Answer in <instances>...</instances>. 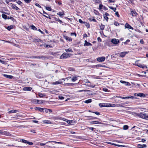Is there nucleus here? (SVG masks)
<instances>
[{
	"label": "nucleus",
	"instance_id": "nucleus-60",
	"mask_svg": "<svg viewBox=\"0 0 148 148\" xmlns=\"http://www.w3.org/2000/svg\"><path fill=\"white\" fill-rule=\"evenodd\" d=\"M104 17L105 19H106L107 21L108 19V17L107 16H105L104 15Z\"/></svg>",
	"mask_w": 148,
	"mask_h": 148
},
{
	"label": "nucleus",
	"instance_id": "nucleus-21",
	"mask_svg": "<svg viewBox=\"0 0 148 148\" xmlns=\"http://www.w3.org/2000/svg\"><path fill=\"white\" fill-rule=\"evenodd\" d=\"M3 75L5 77L8 78L12 79L13 77V76L12 75H8L5 74H3Z\"/></svg>",
	"mask_w": 148,
	"mask_h": 148
},
{
	"label": "nucleus",
	"instance_id": "nucleus-10",
	"mask_svg": "<svg viewBox=\"0 0 148 148\" xmlns=\"http://www.w3.org/2000/svg\"><path fill=\"white\" fill-rule=\"evenodd\" d=\"M120 82L122 84H125L126 86H130V83L128 82L121 80L120 81Z\"/></svg>",
	"mask_w": 148,
	"mask_h": 148
},
{
	"label": "nucleus",
	"instance_id": "nucleus-25",
	"mask_svg": "<svg viewBox=\"0 0 148 148\" xmlns=\"http://www.w3.org/2000/svg\"><path fill=\"white\" fill-rule=\"evenodd\" d=\"M84 45L87 46H91L92 45L90 43L87 42L86 40H85Z\"/></svg>",
	"mask_w": 148,
	"mask_h": 148
},
{
	"label": "nucleus",
	"instance_id": "nucleus-30",
	"mask_svg": "<svg viewBox=\"0 0 148 148\" xmlns=\"http://www.w3.org/2000/svg\"><path fill=\"white\" fill-rule=\"evenodd\" d=\"M92 101V99H88L85 100L84 102L86 103H90Z\"/></svg>",
	"mask_w": 148,
	"mask_h": 148
},
{
	"label": "nucleus",
	"instance_id": "nucleus-13",
	"mask_svg": "<svg viewBox=\"0 0 148 148\" xmlns=\"http://www.w3.org/2000/svg\"><path fill=\"white\" fill-rule=\"evenodd\" d=\"M131 14L133 16H137V14L135 11H132L131 12Z\"/></svg>",
	"mask_w": 148,
	"mask_h": 148
},
{
	"label": "nucleus",
	"instance_id": "nucleus-12",
	"mask_svg": "<svg viewBox=\"0 0 148 148\" xmlns=\"http://www.w3.org/2000/svg\"><path fill=\"white\" fill-rule=\"evenodd\" d=\"M127 53L126 51L122 52L119 53V55L121 57H123Z\"/></svg>",
	"mask_w": 148,
	"mask_h": 148
},
{
	"label": "nucleus",
	"instance_id": "nucleus-33",
	"mask_svg": "<svg viewBox=\"0 0 148 148\" xmlns=\"http://www.w3.org/2000/svg\"><path fill=\"white\" fill-rule=\"evenodd\" d=\"M37 101H38V100L36 99H34L32 101V102L34 103H38Z\"/></svg>",
	"mask_w": 148,
	"mask_h": 148
},
{
	"label": "nucleus",
	"instance_id": "nucleus-40",
	"mask_svg": "<svg viewBox=\"0 0 148 148\" xmlns=\"http://www.w3.org/2000/svg\"><path fill=\"white\" fill-rule=\"evenodd\" d=\"M31 28L33 30H36L37 29V28L34 25H32L31 26Z\"/></svg>",
	"mask_w": 148,
	"mask_h": 148
},
{
	"label": "nucleus",
	"instance_id": "nucleus-59",
	"mask_svg": "<svg viewBox=\"0 0 148 148\" xmlns=\"http://www.w3.org/2000/svg\"><path fill=\"white\" fill-rule=\"evenodd\" d=\"M0 62L2 64H4L5 63V61H2L0 59Z\"/></svg>",
	"mask_w": 148,
	"mask_h": 148
},
{
	"label": "nucleus",
	"instance_id": "nucleus-29",
	"mask_svg": "<svg viewBox=\"0 0 148 148\" xmlns=\"http://www.w3.org/2000/svg\"><path fill=\"white\" fill-rule=\"evenodd\" d=\"M77 79V78L76 76H74L71 78V80L73 82H75Z\"/></svg>",
	"mask_w": 148,
	"mask_h": 148
},
{
	"label": "nucleus",
	"instance_id": "nucleus-48",
	"mask_svg": "<svg viewBox=\"0 0 148 148\" xmlns=\"http://www.w3.org/2000/svg\"><path fill=\"white\" fill-rule=\"evenodd\" d=\"M46 9L48 10L51 11V9L50 7H46Z\"/></svg>",
	"mask_w": 148,
	"mask_h": 148
},
{
	"label": "nucleus",
	"instance_id": "nucleus-51",
	"mask_svg": "<svg viewBox=\"0 0 148 148\" xmlns=\"http://www.w3.org/2000/svg\"><path fill=\"white\" fill-rule=\"evenodd\" d=\"M114 24L115 25H116V26H117L119 25V24L118 22H115L114 23Z\"/></svg>",
	"mask_w": 148,
	"mask_h": 148
},
{
	"label": "nucleus",
	"instance_id": "nucleus-57",
	"mask_svg": "<svg viewBox=\"0 0 148 148\" xmlns=\"http://www.w3.org/2000/svg\"><path fill=\"white\" fill-rule=\"evenodd\" d=\"M115 15H116L118 17H119V14L118 12H116L115 13Z\"/></svg>",
	"mask_w": 148,
	"mask_h": 148
},
{
	"label": "nucleus",
	"instance_id": "nucleus-35",
	"mask_svg": "<svg viewBox=\"0 0 148 148\" xmlns=\"http://www.w3.org/2000/svg\"><path fill=\"white\" fill-rule=\"evenodd\" d=\"M100 28L101 30H103L104 29L105 26L101 24L100 26Z\"/></svg>",
	"mask_w": 148,
	"mask_h": 148
},
{
	"label": "nucleus",
	"instance_id": "nucleus-36",
	"mask_svg": "<svg viewBox=\"0 0 148 148\" xmlns=\"http://www.w3.org/2000/svg\"><path fill=\"white\" fill-rule=\"evenodd\" d=\"M109 8L110 9L113 10L114 12H115L116 10V8H114L112 6H109Z\"/></svg>",
	"mask_w": 148,
	"mask_h": 148
},
{
	"label": "nucleus",
	"instance_id": "nucleus-37",
	"mask_svg": "<svg viewBox=\"0 0 148 148\" xmlns=\"http://www.w3.org/2000/svg\"><path fill=\"white\" fill-rule=\"evenodd\" d=\"M13 25H11L10 26H8L7 27V29L9 30H10L11 29L13 28Z\"/></svg>",
	"mask_w": 148,
	"mask_h": 148
},
{
	"label": "nucleus",
	"instance_id": "nucleus-24",
	"mask_svg": "<svg viewBox=\"0 0 148 148\" xmlns=\"http://www.w3.org/2000/svg\"><path fill=\"white\" fill-rule=\"evenodd\" d=\"M33 41L34 42H39L42 41V40L40 39L37 38V39H34L33 40Z\"/></svg>",
	"mask_w": 148,
	"mask_h": 148
},
{
	"label": "nucleus",
	"instance_id": "nucleus-53",
	"mask_svg": "<svg viewBox=\"0 0 148 148\" xmlns=\"http://www.w3.org/2000/svg\"><path fill=\"white\" fill-rule=\"evenodd\" d=\"M49 109H47V108H45L44 109V111L46 113H48L49 112Z\"/></svg>",
	"mask_w": 148,
	"mask_h": 148
},
{
	"label": "nucleus",
	"instance_id": "nucleus-38",
	"mask_svg": "<svg viewBox=\"0 0 148 148\" xmlns=\"http://www.w3.org/2000/svg\"><path fill=\"white\" fill-rule=\"evenodd\" d=\"M128 128V126L127 125H124L123 126V129L127 130Z\"/></svg>",
	"mask_w": 148,
	"mask_h": 148
},
{
	"label": "nucleus",
	"instance_id": "nucleus-64",
	"mask_svg": "<svg viewBox=\"0 0 148 148\" xmlns=\"http://www.w3.org/2000/svg\"><path fill=\"white\" fill-rule=\"evenodd\" d=\"M140 42L141 44H144V42L143 40L141 39L140 40Z\"/></svg>",
	"mask_w": 148,
	"mask_h": 148
},
{
	"label": "nucleus",
	"instance_id": "nucleus-28",
	"mask_svg": "<svg viewBox=\"0 0 148 148\" xmlns=\"http://www.w3.org/2000/svg\"><path fill=\"white\" fill-rule=\"evenodd\" d=\"M105 107H110L112 106L110 103H104Z\"/></svg>",
	"mask_w": 148,
	"mask_h": 148
},
{
	"label": "nucleus",
	"instance_id": "nucleus-42",
	"mask_svg": "<svg viewBox=\"0 0 148 148\" xmlns=\"http://www.w3.org/2000/svg\"><path fill=\"white\" fill-rule=\"evenodd\" d=\"M99 106L101 107H105L104 103H100Z\"/></svg>",
	"mask_w": 148,
	"mask_h": 148
},
{
	"label": "nucleus",
	"instance_id": "nucleus-2",
	"mask_svg": "<svg viewBox=\"0 0 148 148\" xmlns=\"http://www.w3.org/2000/svg\"><path fill=\"white\" fill-rule=\"evenodd\" d=\"M70 56V55L68 53H63L60 56L61 59H63L66 58Z\"/></svg>",
	"mask_w": 148,
	"mask_h": 148
},
{
	"label": "nucleus",
	"instance_id": "nucleus-46",
	"mask_svg": "<svg viewBox=\"0 0 148 148\" xmlns=\"http://www.w3.org/2000/svg\"><path fill=\"white\" fill-rule=\"evenodd\" d=\"M89 91V90H80L78 91V92H82L83 91H85V92H87V91Z\"/></svg>",
	"mask_w": 148,
	"mask_h": 148
},
{
	"label": "nucleus",
	"instance_id": "nucleus-61",
	"mask_svg": "<svg viewBox=\"0 0 148 148\" xmlns=\"http://www.w3.org/2000/svg\"><path fill=\"white\" fill-rule=\"evenodd\" d=\"M88 129H89V130H90L92 131L94 130V129H95L93 127H88Z\"/></svg>",
	"mask_w": 148,
	"mask_h": 148
},
{
	"label": "nucleus",
	"instance_id": "nucleus-19",
	"mask_svg": "<svg viewBox=\"0 0 148 148\" xmlns=\"http://www.w3.org/2000/svg\"><path fill=\"white\" fill-rule=\"evenodd\" d=\"M86 117L87 118L88 120H93L95 119H98V118L92 116H86Z\"/></svg>",
	"mask_w": 148,
	"mask_h": 148
},
{
	"label": "nucleus",
	"instance_id": "nucleus-50",
	"mask_svg": "<svg viewBox=\"0 0 148 148\" xmlns=\"http://www.w3.org/2000/svg\"><path fill=\"white\" fill-rule=\"evenodd\" d=\"M103 7V5L102 4H100L99 6V10H101L102 8Z\"/></svg>",
	"mask_w": 148,
	"mask_h": 148
},
{
	"label": "nucleus",
	"instance_id": "nucleus-58",
	"mask_svg": "<svg viewBox=\"0 0 148 148\" xmlns=\"http://www.w3.org/2000/svg\"><path fill=\"white\" fill-rule=\"evenodd\" d=\"M97 39L98 41L99 42H101V40L99 37H98L97 38Z\"/></svg>",
	"mask_w": 148,
	"mask_h": 148
},
{
	"label": "nucleus",
	"instance_id": "nucleus-15",
	"mask_svg": "<svg viewBox=\"0 0 148 148\" xmlns=\"http://www.w3.org/2000/svg\"><path fill=\"white\" fill-rule=\"evenodd\" d=\"M67 41H71L72 40V38L70 37H68L67 36H64L63 37Z\"/></svg>",
	"mask_w": 148,
	"mask_h": 148
},
{
	"label": "nucleus",
	"instance_id": "nucleus-54",
	"mask_svg": "<svg viewBox=\"0 0 148 148\" xmlns=\"http://www.w3.org/2000/svg\"><path fill=\"white\" fill-rule=\"evenodd\" d=\"M17 3L19 5H21L22 3V2L20 1H17Z\"/></svg>",
	"mask_w": 148,
	"mask_h": 148
},
{
	"label": "nucleus",
	"instance_id": "nucleus-26",
	"mask_svg": "<svg viewBox=\"0 0 148 148\" xmlns=\"http://www.w3.org/2000/svg\"><path fill=\"white\" fill-rule=\"evenodd\" d=\"M2 16L3 18L5 19H9L10 18L9 17L8 18L7 16L5 14H2Z\"/></svg>",
	"mask_w": 148,
	"mask_h": 148
},
{
	"label": "nucleus",
	"instance_id": "nucleus-52",
	"mask_svg": "<svg viewBox=\"0 0 148 148\" xmlns=\"http://www.w3.org/2000/svg\"><path fill=\"white\" fill-rule=\"evenodd\" d=\"M29 145H32L33 144V143L32 142H30L27 141V143Z\"/></svg>",
	"mask_w": 148,
	"mask_h": 148
},
{
	"label": "nucleus",
	"instance_id": "nucleus-11",
	"mask_svg": "<svg viewBox=\"0 0 148 148\" xmlns=\"http://www.w3.org/2000/svg\"><path fill=\"white\" fill-rule=\"evenodd\" d=\"M11 4L12 5V8L13 9L16 10H20V9L18 7H17L14 4H13L12 3H11Z\"/></svg>",
	"mask_w": 148,
	"mask_h": 148
},
{
	"label": "nucleus",
	"instance_id": "nucleus-44",
	"mask_svg": "<svg viewBox=\"0 0 148 148\" xmlns=\"http://www.w3.org/2000/svg\"><path fill=\"white\" fill-rule=\"evenodd\" d=\"M27 141H28L27 140H24V139H22L21 140V142L23 143H27Z\"/></svg>",
	"mask_w": 148,
	"mask_h": 148
},
{
	"label": "nucleus",
	"instance_id": "nucleus-39",
	"mask_svg": "<svg viewBox=\"0 0 148 148\" xmlns=\"http://www.w3.org/2000/svg\"><path fill=\"white\" fill-rule=\"evenodd\" d=\"M73 83H67L65 84L64 85L66 86H71L73 85Z\"/></svg>",
	"mask_w": 148,
	"mask_h": 148
},
{
	"label": "nucleus",
	"instance_id": "nucleus-6",
	"mask_svg": "<svg viewBox=\"0 0 148 148\" xmlns=\"http://www.w3.org/2000/svg\"><path fill=\"white\" fill-rule=\"evenodd\" d=\"M111 42L112 43L114 44H117L119 42V40L115 38L112 39Z\"/></svg>",
	"mask_w": 148,
	"mask_h": 148
},
{
	"label": "nucleus",
	"instance_id": "nucleus-47",
	"mask_svg": "<svg viewBox=\"0 0 148 148\" xmlns=\"http://www.w3.org/2000/svg\"><path fill=\"white\" fill-rule=\"evenodd\" d=\"M35 5L36 6L38 7H39V8H41V6L38 3H36L35 4Z\"/></svg>",
	"mask_w": 148,
	"mask_h": 148
},
{
	"label": "nucleus",
	"instance_id": "nucleus-55",
	"mask_svg": "<svg viewBox=\"0 0 148 148\" xmlns=\"http://www.w3.org/2000/svg\"><path fill=\"white\" fill-rule=\"evenodd\" d=\"M59 98L60 99H64V97L61 96H59Z\"/></svg>",
	"mask_w": 148,
	"mask_h": 148
},
{
	"label": "nucleus",
	"instance_id": "nucleus-62",
	"mask_svg": "<svg viewBox=\"0 0 148 148\" xmlns=\"http://www.w3.org/2000/svg\"><path fill=\"white\" fill-rule=\"evenodd\" d=\"M130 42V40L129 39L127 40L124 43L125 44H127V43L129 42Z\"/></svg>",
	"mask_w": 148,
	"mask_h": 148
},
{
	"label": "nucleus",
	"instance_id": "nucleus-4",
	"mask_svg": "<svg viewBox=\"0 0 148 148\" xmlns=\"http://www.w3.org/2000/svg\"><path fill=\"white\" fill-rule=\"evenodd\" d=\"M61 80H64V79L63 78L61 79H60L58 81H57L55 82H54L51 83V84L53 85H57L61 84L62 82L61 81Z\"/></svg>",
	"mask_w": 148,
	"mask_h": 148
},
{
	"label": "nucleus",
	"instance_id": "nucleus-49",
	"mask_svg": "<svg viewBox=\"0 0 148 148\" xmlns=\"http://www.w3.org/2000/svg\"><path fill=\"white\" fill-rule=\"evenodd\" d=\"M38 101H37L38 102V103H37L38 104H41L42 103V100H38Z\"/></svg>",
	"mask_w": 148,
	"mask_h": 148
},
{
	"label": "nucleus",
	"instance_id": "nucleus-56",
	"mask_svg": "<svg viewBox=\"0 0 148 148\" xmlns=\"http://www.w3.org/2000/svg\"><path fill=\"white\" fill-rule=\"evenodd\" d=\"M93 112L95 113V114L97 115H99L100 114L99 112Z\"/></svg>",
	"mask_w": 148,
	"mask_h": 148
},
{
	"label": "nucleus",
	"instance_id": "nucleus-14",
	"mask_svg": "<svg viewBox=\"0 0 148 148\" xmlns=\"http://www.w3.org/2000/svg\"><path fill=\"white\" fill-rule=\"evenodd\" d=\"M32 89L31 87H24L23 89L25 91H30Z\"/></svg>",
	"mask_w": 148,
	"mask_h": 148
},
{
	"label": "nucleus",
	"instance_id": "nucleus-43",
	"mask_svg": "<svg viewBox=\"0 0 148 148\" xmlns=\"http://www.w3.org/2000/svg\"><path fill=\"white\" fill-rule=\"evenodd\" d=\"M38 95L40 97H42L44 96V95H43L42 93H39L38 94Z\"/></svg>",
	"mask_w": 148,
	"mask_h": 148
},
{
	"label": "nucleus",
	"instance_id": "nucleus-17",
	"mask_svg": "<svg viewBox=\"0 0 148 148\" xmlns=\"http://www.w3.org/2000/svg\"><path fill=\"white\" fill-rule=\"evenodd\" d=\"M36 110L40 111L41 112H44V109L43 108L39 107H36L35 108Z\"/></svg>",
	"mask_w": 148,
	"mask_h": 148
},
{
	"label": "nucleus",
	"instance_id": "nucleus-41",
	"mask_svg": "<svg viewBox=\"0 0 148 148\" xmlns=\"http://www.w3.org/2000/svg\"><path fill=\"white\" fill-rule=\"evenodd\" d=\"M65 51H66V52H73V51L72 50V49H65Z\"/></svg>",
	"mask_w": 148,
	"mask_h": 148
},
{
	"label": "nucleus",
	"instance_id": "nucleus-1",
	"mask_svg": "<svg viewBox=\"0 0 148 148\" xmlns=\"http://www.w3.org/2000/svg\"><path fill=\"white\" fill-rule=\"evenodd\" d=\"M138 116L142 119L148 120V111L144 112L139 113L138 114Z\"/></svg>",
	"mask_w": 148,
	"mask_h": 148
},
{
	"label": "nucleus",
	"instance_id": "nucleus-31",
	"mask_svg": "<svg viewBox=\"0 0 148 148\" xmlns=\"http://www.w3.org/2000/svg\"><path fill=\"white\" fill-rule=\"evenodd\" d=\"M138 146H140L139 147V148H144V147H147V145L145 144H143L142 145H138Z\"/></svg>",
	"mask_w": 148,
	"mask_h": 148
},
{
	"label": "nucleus",
	"instance_id": "nucleus-5",
	"mask_svg": "<svg viewBox=\"0 0 148 148\" xmlns=\"http://www.w3.org/2000/svg\"><path fill=\"white\" fill-rule=\"evenodd\" d=\"M105 60V57H100L97 59V60L99 62H102L104 61Z\"/></svg>",
	"mask_w": 148,
	"mask_h": 148
},
{
	"label": "nucleus",
	"instance_id": "nucleus-16",
	"mask_svg": "<svg viewBox=\"0 0 148 148\" xmlns=\"http://www.w3.org/2000/svg\"><path fill=\"white\" fill-rule=\"evenodd\" d=\"M125 28H129L132 29H133V28L130 25L127 23H126L125 25Z\"/></svg>",
	"mask_w": 148,
	"mask_h": 148
},
{
	"label": "nucleus",
	"instance_id": "nucleus-20",
	"mask_svg": "<svg viewBox=\"0 0 148 148\" xmlns=\"http://www.w3.org/2000/svg\"><path fill=\"white\" fill-rule=\"evenodd\" d=\"M67 123L69 124L73 125L75 123V122L74 121L68 120L67 121Z\"/></svg>",
	"mask_w": 148,
	"mask_h": 148
},
{
	"label": "nucleus",
	"instance_id": "nucleus-7",
	"mask_svg": "<svg viewBox=\"0 0 148 148\" xmlns=\"http://www.w3.org/2000/svg\"><path fill=\"white\" fill-rule=\"evenodd\" d=\"M90 123L91 124H101L102 123L99 121H91L90 122Z\"/></svg>",
	"mask_w": 148,
	"mask_h": 148
},
{
	"label": "nucleus",
	"instance_id": "nucleus-23",
	"mask_svg": "<svg viewBox=\"0 0 148 148\" xmlns=\"http://www.w3.org/2000/svg\"><path fill=\"white\" fill-rule=\"evenodd\" d=\"M18 112V110H13L8 111V113L9 114H10L16 113L17 112Z\"/></svg>",
	"mask_w": 148,
	"mask_h": 148
},
{
	"label": "nucleus",
	"instance_id": "nucleus-32",
	"mask_svg": "<svg viewBox=\"0 0 148 148\" xmlns=\"http://www.w3.org/2000/svg\"><path fill=\"white\" fill-rule=\"evenodd\" d=\"M57 15H59L60 16H63L64 15V12H59L57 13Z\"/></svg>",
	"mask_w": 148,
	"mask_h": 148
},
{
	"label": "nucleus",
	"instance_id": "nucleus-3",
	"mask_svg": "<svg viewBox=\"0 0 148 148\" xmlns=\"http://www.w3.org/2000/svg\"><path fill=\"white\" fill-rule=\"evenodd\" d=\"M0 134L8 136L10 134L8 132L0 130Z\"/></svg>",
	"mask_w": 148,
	"mask_h": 148
},
{
	"label": "nucleus",
	"instance_id": "nucleus-8",
	"mask_svg": "<svg viewBox=\"0 0 148 148\" xmlns=\"http://www.w3.org/2000/svg\"><path fill=\"white\" fill-rule=\"evenodd\" d=\"M134 97L133 96H128V97H119V98L123 99H133L134 98Z\"/></svg>",
	"mask_w": 148,
	"mask_h": 148
},
{
	"label": "nucleus",
	"instance_id": "nucleus-45",
	"mask_svg": "<svg viewBox=\"0 0 148 148\" xmlns=\"http://www.w3.org/2000/svg\"><path fill=\"white\" fill-rule=\"evenodd\" d=\"M54 142V143H58V144H61V142H56V141H49L48 142H47L46 143H50L51 142Z\"/></svg>",
	"mask_w": 148,
	"mask_h": 148
},
{
	"label": "nucleus",
	"instance_id": "nucleus-9",
	"mask_svg": "<svg viewBox=\"0 0 148 148\" xmlns=\"http://www.w3.org/2000/svg\"><path fill=\"white\" fill-rule=\"evenodd\" d=\"M134 95L136 96L140 97H145V95L143 93H135Z\"/></svg>",
	"mask_w": 148,
	"mask_h": 148
},
{
	"label": "nucleus",
	"instance_id": "nucleus-18",
	"mask_svg": "<svg viewBox=\"0 0 148 148\" xmlns=\"http://www.w3.org/2000/svg\"><path fill=\"white\" fill-rule=\"evenodd\" d=\"M135 64L136 66H138V67H140L142 68H144V66H143L141 64H140L138 63V61H136Z\"/></svg>",
	"mask_w": 148,
	"mask_h": 148
},
{
	"label": "nucleus",
	"instance_id": "nucleus-22",
	"mask_svg": "<svg viewBox=\"0 0 148 148\" xmlns=\"http://www.w3.org/2000/svg\"><path fill=\"white\" fill-rule=\"evenodd\" d=\"M44 123L52 124L51 122L49 120H45L43 121Z\"/></svg>",
	"mask_w": 148,
	"mask_h": 148
},
{
	"label": "nucleus",
	"instance_id": "nucleus-34",
	"mask_svg": "<svg viewBox=\"0 0 148 148\" xmlns=\"http://www.w3.org/2000/svg\"><path fill=\"white\" fill-rule=\"evenodd\" d=\"M33 58H35L42 59L44 58V57H43V56H35L33 57Z\"/></svg>",
	"mask_w": 148,
	"mask_h": 148
},
{
	"label": "nucleus",
	"instance_id": "nucleus-27",
	"mask_svg": "<svg viewBox=\"0 0 148 148\" xmlns=\"http://www.w3.org/2000/svg\"><path fill=\"white\" fill-rule=\"evenodd\" d=\"M86 83H88L87 84V85L88 86V87H92V88H94L95 87V85H90L88 84V83H89V84L90 83V82L89 81H87V82H86Z\"/></svg>",
	"mask_w": 148,
	"mask_h": 148
},
{
	"label": "nucleus",
	"instance_id": "nucleus-63",
	"mask_svg": "<svg viewBox=\"0 0 148 148\" xmlns=\"http://www.w3.org/2000/svg\"><path fill=\"white\" fill-rule=\"evenodd\" d=\"M103 90L104 91L107 92L108 91V89L106 88H103Z\"/></svg>",
	"mask_w": 148,
	"mask_h": 148
}]
</instances>
